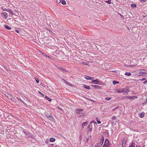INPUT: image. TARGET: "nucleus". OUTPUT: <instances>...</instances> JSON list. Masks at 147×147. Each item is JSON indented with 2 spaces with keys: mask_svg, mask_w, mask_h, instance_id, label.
Listing matches in <instances>:
<instances>
[{
  "mask_svg": "<svg viewBox=\"0 0 147 147\" xmlns=\"http://www.w3.org/2000/svg\"><path fill=\"white\" fill-rule=\"evenodd\" d=\"M127 142V139L125 138H124L122 140V147H126V144Z\"/></svg>",
  "mask_w": 147,
  "mask_h": 147,
  "instance_id": "f257e3e1",
  "label": "nucleus"
},
{
  "mask_svg": "<svg viewBox=\"0 0 147 147\" xmlns=\"http://www.w3.org/2000/svg\"><path fill=\"white\" fill-rule=\"evenodd\" d=\"M83 111V109H77L75 110V112L77 113L81 114V115H83L84 113H81V112Z\"/></svg>",
  "mask_w": 147,
  "mask_h": 147,
  "instance_id": "f03ea898",
  "label": "nucleus"
},
{
  "mask_svg": "<svg viewBox=\"0 0 147 147\" xmlns=\"http://www.w3.org/2000/svg\"><path fill=\"white\" fill-rule=\"evenodd\" d=\"M137 98V97L136 96H126L124 97V99H127L128 98L130 100H133L135 98Z\"/></svg>",
  "mask_w": 147,
  "mask_h": 147,
  "instance_id": "7ed1b4c3",
  "label": "nucleus"
},
{
  "mask_svg": "<svg viewBox=\"0 0 147 147\" xmlns=\"http://www.w3.org/2000/svg\"><path fill=\"white\" fill-rule=\"evenodd\" d=\"M92 82H93V84H101L100 83V81L98 79L92 80Z\"/></svg>",
  "mask_w": 147,
  "mask_h": 147,
  "instance_id": "20e7f679",
  "label": "nucleus"
},
{
  "mask_svg": "<svg viewBox=\"0 0 147 147\" xmlns=\"http://www.w3.org/2000/svg\"><path fill=\"white\" fill-rule=\"evenodd\" d=\"M49 115H50V116H49V117H48V119L50 121L53 122H54L55 121V119L53 118V117L52 115H51V114H49Z\"/></svg>",
  "mask_w": 147,
  "mask_h": 147,
  "instance_id": "39448f33",
  "label": "nucleus"
},
{
  "mask_svg": "<svg viewBox=\"0 0 147 147\" xmlns=\"http://www.w3.org/2000/svg\"><path fill=\"white\" fill-rule=\"evenodd\" d=\"M103 143V142H100L98 143H96L95 144V147H101Z\"/></svg>",
  "mask_w": 147,
  "mask_h": 147,
  "instance_id": "423d86ee",
  "label": "nucleus"
},
{
  "mask_svg": "<svg viewBox=\"0 0 147 147\" xmlns=\"http://www.w3.org/2000/svg\"><path fill=\"white\" fill-rule=\"evenodd\" d=\"M84 78L87 80H92L94 78L93 77H92L90 76H88L87 75H85L84 76Z\"/></svg>",
  "mask_w": 147,
  "mask_h": 147,
  "instance_id": "0eeeda50",
  "label": "nucleus"
},
{
  "mask_svg": "<svg viewBox=\"0 0 147 147\" xmlns=\"http://www.w3.org/2000/svg\"><path fill=\"white\" fill-rule=\"evenodd\" d=\"M5 95L9 99H12V96L10 94L6 93L5 94Z\"/></svg>",
  "mask_w": 147,
  "mask_h": 147,
  "instance_id": "6e6552de",
  "label": "nucleus"
},
{
  "mask_svg": "<svg viewBox=\"0 0 147 147\" xmlns=\"http://www.w3.org/2000/svg\"><path fill=\"white\" fill-rule=\"evenodd\" d=\"M109 143V141L107 139H106L105 140L104 144L103 146H108V144Z\"/></svg>",
  "mask_w": 147,
  "mask_h": 147,
  "instance_id": "1a4fd4ad",
  "label": "nucleus"
},
{
  "mask_svg": "<svg viewBox=\"0 0 147 147\" xmlns=\"http://www.w3.org/2000/svg\"><path fill=\"white\" fill-rule=\"evenodd\" d=\"M1 14L3 15V17L5 19H6L7 17V15L6 12H3L1 13Z\"/></svg>",
  "mask_w": 147,
  "mask_h": 147,
  "instance_id": "9d476101",
  "label": "nucleus"
},
{
  "mask_svg": "<svg viewBox=\"0 0 147 147\" xmlns=\"http://www.w3.org/2000/svg\"><path fill=\"white\" fill-rule=\"evenodd\" d=\"M91 86L92 87H94L96 89H100L101 88L98 85H92Z\"/></svg>",
  "mask_w": 147,
  "mask_h": 147,
  "instance_id": "9b49d317",
  "label": "nucleus"
},
{
  "mask_svg": "<svg viewBox=\"0 0 147 147\" xmlns=\"http://www.w3.org/2000/svg\"><path fill=\"white\" fill-rule=\"evenodd\" d=\"M83 86L87 89L89 90L91 89V88L90 86L86 85L83 84Z\"/></svg>",
  "mask_w": 147,
  "mask_h": 147,
  "instance_id": "f8f14e48",
  "label": "nucleus"
},
{
  "mask_svg": "<svg viewBox=\"0 0 147 147\" xmlns=\"http://www.w3.org/2000/svg\"><path fill=\"white\" fill-rule=\"evenodd\" d=\"M87 123L88 122L87 121L84 122L82 124V128H83L84 126H86L87 125Z\"/></svg>",
  "mask_w": 147,
  "mask_h": 147,
  "instance_id": "ddd939ff",
  "label": "nucleus"
},
{
  "mask_svg": "<svg viewBox=\"0 0 147 147\" xmlns=\"http://www.w3.org/2000/svg\"><path fill=\"white\" fill-rule=\"evenodd\" d=\"M6 11L9 12L10 14H11L12 15H13L14 14V13H13L12 11L10 9H7V10H6Z\"/></svg>",
  "mask_w": 147,
  "mask_h": 147,
  "instance_id": "4468645a",
  "label": "nucleus"
},
{
  "mask_svg": "<svg viewBox=\"0 0 147 147\" xmlns=\"http://www.w3.org/2000/svg\"><path fill=\"white\" fill-rule=\"evenodd\" d=\"M4 27L5 28H6V29H7L9 30H11V27L7 25L6 24L4 25Z\"/></svg>",
  "mask_w": 147,
  "mask_h": 147,
  "instance_id": "2eb2a0df",
  "label": "nucleus"
},
{
  "mask_svg": "<svg viewBox=\"0 0 147 147\" xmlns=\"http://www.w3.org/2000/svg\"><path fill=\"white\" fill-rule=\"evenodd\" d=\"M146 74V73L144 71H140L139 72V74L140 76H141L144 74Z\"/></svg>",
  "mask_w": 147,
  "mask_h": 147,
  "instance_id": "dca6fc26",
  "label": "nucleus"
},
{
  "mask_svg": "<svg viewBox=\"0 0 147 147\" xmlns=\"http://www.w3.org/2000/svg\"><path fill=\"white\" fill-rule=\"evenodd\" d=\"M144 112L141 113L139 115V117L140 118H142L144 115Z\"/></svg>",
  "mask_w": 147,
  "mask_h": 147,
  "instance_id": "f3484780",
  "label": "nucleus"
},
{
  "mask_svg": "<svg viewBox=\"0 0 147 147\" xmlns=\"http://www.w3.org/2000/svg\"><path fill=\"white\" fill-rule=\"evenodd\" d=\"M122 92L124 94H126V88H122Z\"/></svg>",
  "mask_w": 147,
  "mask_h": 147,
  "instance_id": "a211bd4d",
  "label": "nucleus"
},
{
  "mask_svg": "<svg viewBox=\"0 0 147 147\" xmlns=\"http://www.w3.org/2000/svg\"><path fill=\"white\" fill-rule=\"evenodd\" d=\"M55 139L53 138H51L50 139V141L51 142H53L55 141Z\"/></svg>",
  "mask_w": 147,
  "mask_h": 147,
  "instance_id": "6ab92c4d",
  "label": "nucleus"
},
{
  "mask_svg": "<svg viewBox=\"0 0 147 147\" xmlns=\"http://www.w3.org/2000/svg\"><path fill=\"white\" fill-rule=\"evenodd\" d=\"M90 125H89L87 127V128L89 129L88 130V131H89V132L91 131L92 130V127L90 128Z\"/></svg>",
  "mask_w": 147,
  "mask_h": 147,
  "instance_id": "aec40b11",
  "label": "nucleus"
},
{
  "mask_svg": "<svg viewBox=\"0 0 147 147\" xmlns=\"http://www.w3.org/2000/svg\"><path fill=\"white\" fill-rule=\"evenodd\" d=\"M61 3L63 5H65L66 4V1L64 0H61Z\"/></svg>",
  "mask_w": 147,
  "mask_h": 147,
  "instance_id": "412c9836",
  "label": "nucleus"
},
{
  "mask_svg": "<svg viewBox=\"0 0 147 147\" xmlns=\"http://www.w3.org/2000/svg\"><path fill=\"white\" fill-rule=\"evenodd\" d=\"M125 74L126 76H130L131 75V73L129 72H126Z\"/></svg>",
  "mask_w": 147,
  "mask_h": 147,
  "instance_id": "4be33fe9",
  "label": "nucleus"
},
{
  "mask_svg": "<svg viewBox=\"0 0 147 147\" xmlns=\"http://www.w3.org/2000/svg\"><path fill=\"white\" fill-rule=\"evenodd\" d=\"M45 98L49 101H51L52 100L47 96H45Z\"/></svg>",
  "mask_w": 147,
  "mask_h": 147,
  "instance_id": "5701e85b",
  "label": "nucleus"
},
{
  "mask_svg": "<svg viewBox=\"0 0 147 147\" xmlns=\"http://www.w3.org/2000/svg\"><path fill=\"white\" fill-rule=\"evenodd\" d=\"M117 90V92L118 93H120L122 92V88Z\"/></svg>",
  "mask_w": 147,
  "mask_h": 147,
  "instance_id": "b1692460",
  "label": "nucleus"
},
{
  "mask_svg": "<svg viewBox=\"0 0 147 147\" xmlns=\"http://www.w3.org/2000/svg\"><path fill=\"white\" fill-rule=\"evenodd\" d=\"M131 6L132 7H136V5L134 4H132L131 5Z\"/></svg>",
  "mask_w": 147,
  "mask_h": 147,
  "instance_id": "393cba45",
  "label": "nucleus"
},
{
  "mask_svg": "<svg viewBox=\"0 0 147 147\" xmlns=\"http://www.w3.org/2000/svg\"><path fill=\"white\" fill-rule=\"evenodd\" d=\"M111 97H106L105 98V100L107 101H108L111 100Z\"/></svg>",
  "mask_w": 147,
  "mask_h": 147,
  "instance_id": "a878e982",
  "label": "nucleus"
},
{
  "mask_svg": "<svg viewBox=\"0 0 147 147\" xmlns=\"http://www.w3.org/2000/svg\"><path fill=\"white\" fill-rule=\"evenodd\" d=\"M105 2L108 4H110L111 3V0H108V1H106Z\"/></svg>",
  "mask_w": 147,
  "mask_h": 147,
  "instance_id": "bb28decb",
  "label": "nucleus"
},
{
  "mask_svg": "<svg viewBox=\"0 0 147 147\" xmlns=\"http://www.w3.org/2000/svg\"><path fill=\"white\" fill-rule=\"evenodd\" d=\"M35 80L37 83H38L39 82V79L37 78H35Z\"/></svg>",
  "mask_w": 147,
  "mask_h": 147,
  "instance_id": "cd10ccee",
  "label": "nucleus"
},
{
  "mask_svg": "<svg viewBox=\"0 0 147 147\" xmlns=\"http://www.w3.org/2000/svg\"><path fill=\"white\" fill-rule=\"evenodd\" d=\"M59 69H60L61 71H66V70L65 69H64L61 67H59Z\"/></svg>",
  "mask_w": 147,
  "mask_h": 147,
  "instance_id": "c85d7f7f",
  "label": "nucleus"
},
{
  "mask_svg": "<svg viewBox=\"0 0 147 147\" xmlns=\"http://www.w3.org/2000/svg\"><path fill=\"white\" fill-rule=\"evenodd\" d=\"M119 83L118 82H117L116 81H113V84H114V85H115L116 84H117V83Z\"/></svg>",
  "mask_w": 147,
  "mask_h": 147,
  "instance_id": "c756f323",
  "label": "nucleus"
},
{
  "mask_svg": "<svg viewBox=\"0 0 147 147\" xmlns=\"http://www.w3.org/2000/svg\"><path fill=\"white\" fill-rule=\"evenodd\" d=\"M104 141V137L103 136H102V138L101 139L100 142H103V143Z\"/></svg>",
  "mask_w": 147,
  "mask_h": 147,
  "instance_id": "7c9ffc66",
  "label": "nucleus"
},
{
  "mask_svg": "<svg viewBox=\"0 0 147 147\" xmlns=\"http://www.w3.org/2000/svg\"><path fill=\"white\" fill-rule=\"evenodd\" d=\"M129 147H135L134 146V143L133 142H132L131 145L129 146Z\"/></svg>",
  "mask_w": 147,
  "mask_h": 147,
  "instance_id": "2f4dec72",
  "label": "nucleus"
},
{
  "mask_svg": "<svg viewBox=\"0 0 147 147\" xmlns=\"http://www.w3.org/2000/svg\"><path fill=\"white\" fill-rule=\"evenodd\" d=\"M130 91V90L129 89H126V94H128V93Z\"/></svg>",
  "mask_w": 147,
  "mask_h": 147,
  "instance_id": "473e14b6",
  "label": "nucleus"
},
{
  "mask_svg": "<svg viewBox=\"0 0 147 147\" xmlns=\"http://www.w3.org/2000/svg\"><path fill=\"white\" fill-rule=\"evenodd\" d=\"M146 1H147V0H140V1L141 2L143 3H144Z\"/></svg>",
  "mask_w": 147,
  "mask_h": 147,
  "instance_id": "72a5a7b5",
  "label": "nucleus"
},
{
  "mask_svg": "<svg viewBox=\"0 0 147 147\" xmlns=\"http://www.w3.org/2000/svg\"><path fill=\"white\" fill-rule=\"evenodd\" d=\"M38 92L40 94H41L42 96H44V94H43L40 91H38Z\"/></svg>",
  "mask_w": 147,
  "mask_h": 147,
  "instance_id": "f704fd0d",
  "label": "nucleus"
},
{
  "mask_svg": "<svg viewBox=\"0 0 147 147\" xmlns=\"http://www.w3.org/2000/svg\"><path fill=\"white\" fill-rule=\"evenodd\" d=\"M49 114L50 113H49V114H48V113H46L45 115L46 116V117L48 118V117H49V116H50V115H49Z\"/></svg>",
  "mask_w": 147,
  "mask_h": 147,
  "instance_id": "c9c22d12",
  "label": "nucleus"
},
{
  "mask_svg": "<svg viewBox=\"0 0 147 147\" xmlns=\"http://www.w3.org/2000/svg\"><path fill=\"white\" fill-rule=\"evenodd\" d=\"M62 0H57V3H59L61 2Z\"/></svg>",
  "mask_w": 147,
  "mask_h": 147,
  "instance_id": "e433bc0d",
  "label": "nucleus"
},
{
  "mask_svg": "<svg viewBox=\"0 0 147 147\" xmlns=\"http://www.w3.org/2000/svg\"><path fill=\"white\" fill-rule=\"evenodd\" d=\"M57 109H60L61 111H62V109L61 108H60L58 106V107H57Z\"/></svg>",
  "mask_w": 147,
  "mask_h": 147,
  "instance_id": "4c0bfd02",
  "label": "nucleus"
},
{
  "mask_svg": "<svg viewBox=\"0 0 147 147\" xmlns=\"http://www.w3.org/2000/svg\"><path fill=\"white\" fill-rule=\"evenodd\" d=\"M63 80L64 81V82H65V83L67 84V83H69V82L66 81L65 80Z\"/></svg>",
  "mask_w": 147,
  "mask_h": 147,
  "instance_id": "58836bf2",
  "label": "nucleus"
},
{
  "mask_svg": "<svg viewBox=\"0 0 147 147\" xmlns=\"http://www.w3.org/2000/svg\"><path fill=\"white\" fill-rule=\"evenodd\" d=\"M97 121L98 123V124H100L101 123V122L98 120H97Z\"/></svg>",
  "mask_w": 147,
  "mask_h": 147,
  "instance_id": "ea45409f",
  "label": "nucleus"
},
{
  "mask_svg": "<svg viewBox=\"0 0 147 147\" xmlns=\"http://www.w3.org/2000/svg\"><path fill=\"white\" fill-rule=\"evenodd\" d=\"M146 80V78H143L140 80L141 81H143L145 80Z\"/></svg>",
  "mask_w": 147,
  "mask_h": 147,
  "instance_id": "a19ab883",
  "label": "nucleus"
},
{
  "mask_svg": "<svg viewBox=\"0 0 147 147\" xmlns=\"http://www.w3.org/2000/svg\"><path fill=\"white\" fill-rule=\"evenodd\" d=\"M115 118H116V117L115 116H113L112 117V118L113 119H115Z\"/></svg>",
  "mask_w": 147,
  "mask_h": 147,
  "instance_id": "79ce46f5",
  "label": "nucleus"
},
{
  "mask_svg": "<svg viewBox=\"0 0 147 147\" xmlns=\"http://www.w3.org/2000/svg\"><path fill=\"white\" fill-rule=\"evenodd\" d=\"M147 83V80H146V81H144V82H143V84H146V83Z\"/></svg>",
  "mask_w": 147,
  "mask_h": 147,
  "instance_id": "37998d69",
  "label": "nucleus"
},
{
  "mask_svg": "<svg viewBox=\"0 0 147 147\" xmlns=\"http://www.w3.org/2000/svg\"><path fill=\"white\" fill-rule=\"evenodd\" d=\"M16 31L18 33H19L20 31L18 30H16Z\"/></svg>",
  "mask_w": 147,
  "mask_h": 147,
  "instance_id": "c03bdc74",
  "label": "nucleus"
},
{
  "mask_svg": "<svg viewBox=\"0 0 147 147\" xmlns=\"http://www.w3.org/2000/svg\"><path fill=\"white\" fill-rule=\"evenodd\" d=\"M118 108V107H117L115 108L112 111H113L115 110V109H117V108Z\"/></svg>",
  "mask_w": 147,
  "mask_h": 147,
  "instance_id": "a18cd8bd",
  "label": "nucleus"
},
{
  "mask_svg": "<svg viewBox=\"0 0 147 147\" xmlns=\"http://www.w3.org/2000/svg\"><path fill=\"white\" fill-rule=\"evenodd\" d=\"M102 147H110L109 146H103Z\"/></svg>",
  "mask_w": 147,
  "mask_h": 147,
  "instance_id": "49530a36",
  "label": "nucleus"
},
{
  "mask_svg": "<svg viewBox=\"0 0 147 147\" xmlns=\"http://www.w3.org/2000/svg\"><path fill=\"white\" fill-rule=\"evenodd\" d=\"M92 122H94V123H95L96 124H97L96 122H95V121H92V122H91V123H92Z\"/></svg>",
  "mask_w": 147,
  "mask_h": 147,
  "instance_id": "de8ad7c7",
  "label": "nucleus"
},
{
  "mask_svg": "<svg viewBox=\"0 0 147 147\" xmlns=\"http://www.w3.org/2000/svg\"><path fill=\"white\" fill-rule=\"evenodd\" d=\"M146 104V102H144L143 103V105H145Z\"/></svg>",
  "mask_w": 147,
  "mask_h": 147,
  "instance_id": "09e8293b",
  "label": "nucleus"
},
{
  "mask_svg": "<svg viewBox=\"0 0 147 147\" xmlns=\"http://www.w3.org/2000/svg\"><path fill=\"white\" fill-rule=\"evenodd\" d=\"M96 120L97 121V120H98V118L96 117Z\"/></svg>",
  "mask_w": 147,
  "mask_h": 147,
  "instance_id": "8fccbe9b",
  "label": "nucleus"
},
{
  "mask_svg": "<svg viewBox=\"0 0 147 147\" xmlns=\"http://www.w3.org/2000/svg\"><path fill=\"white\" fill-rule=\"evenodd\" d=\"M67 84H68V85H70V86L71 85H70L69 84V83H67Z\"/></svg>",
  "mask_w": 147,
  "mask_h": 147,
  "instance_id": "3c124183",
  "label": "nucleus"
},
{
  "mask_svg": "<svg viewBox=\"0 0 147 147\" xmlns=\"http://www.w3.org/2000/svg\"><path fill=\"white\" fill-rule=\"evenodd\" d=\"M7 10V9H4V10H5V11H6V10Z\"/></svg>",
  "mask_w": 147,
  "mask_h": 147,
  "instance_id": "603ef678",
  "label": "nucleus"
},
{
  "mask_svg": "<svg viewBox=\"0 0 147 147\" xmlns=\"http://www.w3.org/2000/svg\"><path fill=\"white\" fill-rule=\"evenodd\" d=\"M120 16H121L122 17L123 16L121 14H120Z\"/></svg>",
  "mask_w": 147,
  "mask_h": 147,
  "instance_id": "864d4df0",
  "label": "nucleus"
},
{
  "mask_svg": "<svg viewBox=\"0 0 147 147\" xmlns=\"http://www.w3.org/2000/svg\"><path fill=\"white\" fill-rule=\"evenodd\" d=\"M147 101V99L146 100V102Z\"/></svg>",
  "mask_w": 147,
  "mask_h": 147,
  "instance_id": "5fc2aeb1",
  "label": "nucleus"
},
{
  "mask_svg": "<svg viewBox=\"0 0 147 147\" xmlns=\"http://www.w3.org/2000/svg\"><path fill=\"white\" fill-rule=\"evenodd\" d=\"M56 22L57 23H57H58V22Z\"/></svg>",
  "mask_w": 147,
  "mask_h": 147,
  "instance_id": "6e6d98bb",
  "label": "nucleus"
}]
</instances>
